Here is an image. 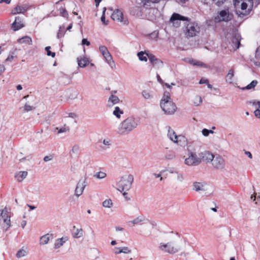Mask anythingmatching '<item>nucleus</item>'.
Returning a JSON list of instances; mask_svg holds the SVG:
<instances>
[{"mask_svg":"<svg viewBox=\"0 0 260 260\" xmlns=\"http://www.w3.org/2000/svg\"><path fill=\"white\" fill-rule=\"evenodd\" d=\"M178 20L186 21L184 24L185 26L184 31L186 37H193L200 32V28L197 23L189 21L187 17L177 13H174L170 18V21L175 26L178 27L179 26Z\"/></svg>","mask_w":260,"mask_h":260,"instance_id":"obj_1","label":"nucleus"},{"mask_svg":"<svg viewBox=\"0 0 260 260\" xmlns=\"http://www.w3.org/2000/svg\"><path fill=\"white\" fill-rule=\"evenodd\" d=\"M139 124L140 121L137 118L128 116L119 123L117 132L120 135H127L136 129Z\"/></svg>","mask_w":260,"mask_h":260,"instance_id":"obj_2","label":"nucleus"},{"mask_svg":"<svg viewBox=\"0 0 260 260\" xmlns=\"http://www.w3.org/2000/svg\"><path fill=\"white\" fill-rule=\"evenodd\" d=\"M160 105L161 108L166 114H173L177 109L176 106L171 100L170 93L167 91L164 92Z\"/></svg>","mask_w":260,"mask_h":260,"instance_id":"obj_3","label":"nucleus"},{"mask_svg":"<svg viewBox=\"0 0 260 260\" xmlns=\"http://www.w3.org/2000/svg\"><path fill=\"white\" fill-rule=\"evenodd\" d=\"M134 181V177L132 175H125L122 176L117 183V189L120 192H123V195L125 196L127 193L125 191L128 190L132 186Z\"/></svg>","mask_w":260,"mask_h":260,"instance_id":"obj_4","label":"nucleus"},{"mask_svg":"<svg viewBox=\"0 0 260 260\" xmlns=\"http://www.w3.org/2000/svg\"><path fill=\"white\" fill-rule=\"evenodd\" d=\"M241 2V9L244 12L237 11V14L239 17H243L250 13L252 9L253 3V0H235V5L238 6Z\"/></svg>","mask_w":260,"mask_h":260,"instance_id":"obj_5","label":"nucleus"},{"mask_svg":"<svg viewBox=\"0 0 260 260\" xmlns=\"http://www.w3.org/2000/svg\"><path fill=\"white\" fill-rule=\"evenodd\" d=\"M167 135L173 143H176L181 147H185L187 145L186 138L181 135H177L170 126L168 127Z\"/></svg>","mask_w":260,"mask_h":260,"instance_id":"obj_6","label":"nucleus"},{"mask_svg":"<svg viewBox=\"0 0 260 260\" xmlns=\"http://www.w3.org/2000/svg\"><path fill=\"white\" fill-rule=\"evenodd\" d=\"M159 248L161 251L171 254L178 252L181 249L179 246L174 244L172 242H168L167 243H161L159 244Z\"/></svg>","mask_w":260,"mask_h":260,"instance_id":"obj_7","label":"nucleus"},{"mask_svg":"<svg viewBox=\"0 0 260 260\" xmlns=\"http://www.w3.org/2000/svg\"><path fill=\"white\" fill-rule=\"evenodd\" d=\"M211 162L213 168L215 170L222 171L225 169V160L219 154L214 155Z\"/></svg>","mask_w":260,"mask_h":260,"instance_id":"obj_8","label":"nucleus"},{"mask_svg":"<svg viewBox=\"0 0 260 260\" xmlns=\"http://www.w3.org/2000/svg\"><path fill=\"white\" fill-rule=\"evenodd\" d=\"M199 156H198L196 153L189 152L188 157L185 159V164L189 166H196L201 164Z\"/></svg>","mask_w":260,"mask_h":260,"instance_id":"obj_9","label":"nucleus"},{"mask_svg":"<svg viewBox=\"0 0 260 260\" xmlns=\"http://www.w3.org/2000/svg\"><path fill=\"white\" fill-rule=\"evenodd\" d=\"M233 15L230 13L228 9L223 10L219 12L218 15L215 18L216 21L228 22L233 19Z\"/></svg>","mask_w":260,"mask_h":260,"instance_id":"obj_10","label":"nucleus"},{"mask_svg":"<svg viewBox=\"0 0 260 260\" xmlns=\"http://www.w3.org/2000/svg\"><path fill=\"white\" fill-rule=\"evenodd\" d=\"M99 50L104 58L106 59L108 63L111 67L112 68H115L116 66L112 59V56L107 47L105 46H101L99 47Z\"/></svg>","mask_w":260,"mask_h":260,"instance_id":"obj_11","label":"nucleus"},{"mask_svg":"<svg viewBox=\"0 0 260 260\" xmlns=\"http://www.w3.org/2000/svg\"><path fill=\"white\" fill-rule=\"evenodd\" d=\"M86 185V178L81 179L76 185L75 190V195L77 197L80 196L83 193Z\"/></svg>","mask_w":260,"mask_h":260,"instance_id":"obj_12","label":"nucleus"},{"mask_svg":"<svg viewBox=\"0 0 260 260\" xmlns=\"http://www.w3.org/2000/svg\"><path fill=\"white\" fill-rule=\"evenodd\" d=\"M201 162L202 161L206 163L211 162L214 158V155L208 151H204L199 154Z\"/></svg>","mask_w":260,"mask_h":260,"instance_id":"obj_13","label":"nucleus"},{"mask_svg":"<svg viewBox=\"0 0 260 260\" xmlns=\"http://www.w3.org/2000/svg\"><path fill=\"white\" fill-rule=\"evenodd\" d=\"M111 18L114 21L123 22L124 24H127V21L123 20V14L119 10H115L111 15Z\"/></svg>","mask_w":260,"mask_h":260,"instance_id":"obj_14","label":"nucleus"},{"mask_svg":"<svg viewBox=\"0 0 260 260\" xmlns=\"http://www.w3.org/2000/svg\"><path fill=\"white\" fill-rule=\"evenodd\" d=\"M29 7L30 6L28 4H24L21 6L17 5L14 9L12 10V13L13 15L24 13L29 9Z\"/></svg>","mask_w":260,"mask_h":260,"instance_id":"obj_15","label":"nucleus"},{"mask_svg":"<svg viewBox=\"0 0 260 260\" xmlns=\"http://www.w3.org/2000/svg\"><path fill=\"white\" fill-rule=\"evenodd\" d=\"M147 56L153 67L156 68H159L162 66V61L160 59L157 58L153 54H147Z\"/></svg>","mask_w":260,"mask_h":260,"instance_id":"obj_16","label":"nucleus"},{"mask_svg":"<svg viewBox=\"0 0 260 260\" xmlns=\"http://www.w3.org/2000/svg\"><path fill=\"white\" fill-rule=\"evenodd\" d=\"M69 240V238L67 236H64L60 238H58L56 240H55L53 248L55 249H57L59 248H60L61 246H62L64 244L68 241Z\"/></svg>","mask_w":260,"mask_h":260,"instance_id":"obj_17","label":"nucleus"},{"mask_svg":"<svg viewBox=\"0 0 260 260\" xmlns=\"http://www.w3.org/2000/svg\"><path fill=\"white\" fill-rule=\"evenodd\" d=\"M24 27L22 19L19 17H16L15 21L12 24V27L14 30H18Z\"/></svg>","mask_w":260,"mask_h":260,"instance_id":"obj_18","label":"nucleus"},{"mask_svg":"<svg viewBox=\"0 0 260 260\" xmlns=\"http://www.w3.org/2000/svg\"><path fill=\"white\" fill-rule=\"evenodd\" d=\"M145 217L143 215H141L134 219L133 220L128 221V223L129 226H134L136 225L141 224V222L145 221Z\"/></svg>","mask_w":260,"mask_h":260,"instance_id":"obj_19","label":"nucleus"},{"mask_svg":"<svg viewBox=\"0 0 260 260\" xmlns=\"http://www.w3.org/2000/svg\"><path fill=\"white\" fill-rule=\"evenodd\" d=\"M206 183L204 182H194L192 184V189L196 191H205Z\"/></svg>","mask_w":260,"mask_h":260,"instance_id":"obj_20","label":"nucleus"},{"mask_svg":"<svg viewBox=\"0 0 260 260\" xmlns=\"http://www.w3.org/2000/svg\"><path fill=\"white\" fill-rule=\"evenodd\" d=\"M78 64L80 68H84L89 64V61L88 58L83 57L79 56L77 58Z\"/></svg>","mask_w":260,"mask_h":260,"instance_id":"obj_21","label":"nucleus"},{"mask_svg":"<svg viewBox=\"0 0 260 260\" xmlns=\"http://www.w3.org/2000/svg\"><path fill=\"white\" fill-rule=\"evenodd\" d=\"M27 171H19L16 173L15 178L18 182H22L27 176Z\"/></svg>","mask_w":260,"mask_h":260,"instance_id":"obj_22","label":"nucleus"},{"mask_svg":"<svg viewBox=\"0 0 260 260\" xmlns=\"http://www.w3.org/2000/svg\"><path fill=\"white\" fill-rule=\"evenodd\" d=\"M73 230L75 231L74 233L72 234L73 237L74 238H80L82 237L83 235V231L82 228H77L76 226H73Z\"/></svg>","mask_w":260,"mask_h":260,"instance_id":"obj_23","label":"nucleus"},{"mask_svg":"<svg viewBox=\"0 0 260 260\" xmlns=\"http://www.w3.org/2000/svg\"><path fill=\"white\" fill-rule=\"evenodd\" d=\"M241 36L239 34H235L232 39V43L234 44L236 49L239 48L240 44Z\"/></svg>","mask_w":260,"mask_h":260,"instance_id":"obj_24","label":"nucleus"},{"mask_svg":"<svg viewBox=\"0 0 260 260\" xmlns=\"http://www.w3.org/2000/svg\"><path fill=\"white\" fill-rule=\"evenodd\" d=\"M234 76V70L231 69L229 71L228 74L225 77V81L226 82L232 84L233 82V77Z\"/></svg>","mask_w":260,"mask_h":260,"instance_id":"obj_25","label":"nucleus"},{"mask_svg":"<svg viewBox=\"0 0 260 260\" xmlns=\"http://www.w3.org/2000/svg\"><path fill=\"white\" fill-rule=\"evenodd\" d=\"M130 13L134 16H140L141 15V8L135 6L131 8Z\"/></svg>","mask_w":260,"mask_h":260,"instance_id":"obj_26","label":"nucleus"},{"mask_svg":"<svg viewBox=\"0 0 260 260\" xmlns=\"http://www.w3.org/2000/svg\"><path fill=\"white\" fill-rule=\"evenodd\" d=\"M2 224L4 229L7 231L10 226V217L2 218Z\"/></svg>","mask_w":260,"mask_h":260,"instance_id":"obj_27","label":"nucleus"},{"mask_svg":"<svg viewBox=\"0 0 260 260\" xmlns=\"http://www.w3.org/2000/svg\"><path fill=\"white\" fill-rule=\"evenodd\" d=\"M18 42L20 44L26 43L29 45H32V40L30 37L26 36L18 40Z\"/></svg>","mask_w":260,"mask_h":260,"instance_id":"obj_28","label":"nucleus"},{"mask_svg":"<svg viewBox=\"0 0 260 260\" xmlns=\"http://www.w3.org/2000/svg\"><path fill=\"white\" fill-rule=\"evenodd\" d=\"M51 235L49 234H45L40 238V244L45 245L48 243Z\"/></svg>","mask_w":260,"mask_h":260,"instance_id":"obj_29","label":"nucleus"},{"mask_svg":"<svg viewBox=\"0 0 260 260\" xmlns=\"http://www.w3.org/2000/svg\"><path fill=\"white\" fill-rule=\"evenodd\" d=\"M119 102V99L118 96L112 94L109 98L108 103H111L109 106H113L114 104H117Z\"/></svg>","mask_w":260,"mask_h":260,"instance_id":"obj_30","label":"nucleus"},{"mask_svg":"<svg viewBox=\"0 0 260 260\" xmlns=\"http://www.w3.org/2000/svg\"><path fill=\"white\" fill-rule=\"evenodd\" d=\"M142 94L143 98L146 100H149L153 98L152 92L148 90H143Z\"/></svg>","mask_w":260,"mask_h":260,"instance_id":"obj_31","label":"nucleus"},{"mask_svg":"<svg viewBox=\"0 0 260 260\" xmlns=\"http://www.w3.org/2000/svg\"><path fill=\"white\" fill-rule=\"evenodd\" d=\"M147 54H148V53H147L146 51H145V52L140 51L138 53L137 55L139 57V59L141 61H144L146 62L147 61V58H148V57L147 56Z\"/></svg>","mask_w":260,"mask_h":260,"instance_id":"obj_32","label":"nucleus"},{"mask_svg":"<svg viewBox=\"0 0 260 260\" xmlns=\"http://www.w3.org/2000/svg\"><path fill=\"white\" fill-rule=\"evenodd\" d=\"M123 114V110H121L119 107H116L113 112V114L117 118H120L121 115Z\"/></svg>","mask_w":260,"mask_h":260,"instance_id":"obj_33","label":"nucleus"},{"mask_svg":"<svg viewBox=\"0 0 260 260\" xmlns=\"http://www.w3.org/2000/svg\"><path fill=\"white\" fill-rule=\"evenodd\" d=\"M0 216H1L2 218L10 217V214L8 209L6 207L2 211H1Z\"/></svg>","mask_w":260,"mask_h":260,"instance_id":"obj_34","label":"nucleus"},{"mask_svg":"<svg viewBox=\"0 0 260 260\" xmlns=\"http://www.w3.org/2000/svg\"><path fill=\"white\" fill-rule=\"evenodd\" d=\"M66 33L65 27L63 25L60 26L57 35V38H60L64 36Z\"/></svg>","mask_w":260,"mask_h":260,"instance_id":"obj_35","label":"nucleus"},{"mask_svg":"<svg viewBox=\"0 0 260 260\" xmlns=\"http://www.w3.org/2000/svg\"><path fill=\"white\" fill-rule=\"evenodd\" d=\"M257 84V81L255 80H253L250 84L247 85L246 87L243 88V90L245 89H251L252 88H254L255 86Z\"/></svg>","mask_w":260,"mask_h":260,"instance_id":"obj_36","label":"nucleus"},{"mask_svg":"<svg viewBox=\"0 0 260 260\" xmlns=\"http://www.w3.org/2000/svg\"><path fill=\"white\" fill-rule=\"evenodd\" d=\"M107 175L105 172H99L93 175V177L99 179H104L106 177Z\"/></svg>","mask_w":260,"mask_h":260,"instance_id":"obj_37","label":"nucleus"},{"mask_svg":"<svg viewBox=\"0 0 260 260\" xmlns=\"http://www.w3.org/2000/svg\"><path fill=\"white\" fill-rule=\"evenodd\" d=\"M56 129L58 130V134H60L62 133L69 132L70 131V128L69 126L64 125L63 127L58 128V127L56 128Z\"/></svg>","mask_w":260,"mask_h":260,"instance_id":"obj_38","label":"nucleus"},{"mask_svg":"<svg viewBox=\"0 0 260 260\" xmlns=\"http://www.w3.org/2000/svg\"><path fill=\"white\" fill-rule=\"evenodd\" d=\"M113 205V202L111 199L106 200L103 202V206L105 208H111Z\"/></svg>","mask_w":260,"mask_h":260,"instance_id":"obj_39","label":"nucleus"},{"mask_svg":"<svg viewBox=\"0 0 260 260\" xmlns=\"http://www.w3.org/2000/svg\"><path fill=\"white\" fill-rule=\"evenodd\" d=\"M189 62L193 66L206 67V66L204 63L200 61L192 59L191 60H190Z\"/></svg>","mask_w":260,"mask_h":260,"instance_id":"obj_40","label":"nucleus"},{"mask_svg":"<svg viewBox=\"0 0 260 260\" xmlns=\"http://www.w3.org/2000/svg\"><path fill=\"white\" fill-rule=\"evenodd\" d=\"M202 102V98L200 96L196 95L193 99V104L194 106H198Z\"/></svg>","mask_w":260,"mask_h":260,"instance_id":"obj_41","label":"nucleus"},{"mask_svg":"<svg viewBox=\"0 0 260 260\" xmlns=\"http://www.w3.org/2000/svg\"><path fill=\"white\" fill-rule=\"evenodd\" d=\"M60 15L65 18L68 17V13L65 8L61 7L59 8Z\"/></svg>","mask_w":260,"mask_h":260,"instance_id":"obj_42","label":"nucleus"},{"mask_svg":"<svg viewBox=\"0 0 260 260\" xmlns=\"http://www.w3.org/2000/svg\"><path fill=\"white\" fill-rule=\"evenodd\" d=\"M26 253V251L25 250L21 249L17 251L16 256L17 257L20 258L25 256Z\"/></svg>","mask_w":260,"mask_h":260,"instance_id":"obj_43","label":"nucleus"},{"mask_svg":"<svg viewBox=\"0 0 260 260\" xmlns=\"http://www.w3.org/2000/svg\"><path fill=\"white\" fill-rule=\"evenodd\" d=\"M256 104L258 105V108L254 111V113L256 117L260 118V101L257 102Z\"/></svg>","mask_w":260,"mask_h":260,"instance_id":"obj_44","label":"nucleus"},{"mask_svg":"<svg viewBox=\"0 0 260 260\" xmlns=\"http://www.w3.org/2000/svg\"><path fill=\"white\" fill-rule=\"evenodd\" d=\"M121 253L125 254L131 253L132 251L128 247H120Z\"/></svg>","mask_w":260,"mask_h":260,"instance_id":"obj_45","label":"nucleus"},{"mask_svg":"<svg viewBox=\"0 0 260 260\" xmlns=\"http://www.w3.org/2000/svg\"><path fill=\"white\" fill-rule=\"evenodd\" d=\"M51 47L50 46H47L45 48V50L47 51V55L48 56H51L52 57H54L55 56V53L51 52L50 49Z\"/></svg>","mask_w":260,"mask_h":260,"instance_id":"obj_46","label":"nucleus"},{"mask_svg":"<svg viewBox=\"0 0 260 260\" xmlns=\"http://www.w3.org/2000/svg\"><path fill=\"white\" fill-rule=\"evenodd\" d=\"M35 107L31 106H30L29 105H28L27 104H25L24 106V112H29L30 111H31L34 109H35Z\"/></svg>","mask_w":260,"mask_h":260,"instance_id":"obj_47","label":"nucleus"},{"mask_svg":"<svg viewBox=\"0 0 260 260\" xmlns=\"http://www.w3.org/2000/svg\"><path fill=\"white\" fill-rule=\"evenodd\" d=\"M79 149H80V147L78 145H74L72 147V149L71 152L72 153H76L78 152Z\"/></svg>","mask_w":260,"mask_h":260,"instance_id":"obj_48","label":"nucleus"},{"mask_svg":"<svg viewBox=\"0 0 260 260\" xmlns=\"http://www.w3.org/2000/svg\"><path fill=\"white\" fill-rule=\"evenodd\" d=\"M213 2L218 6L222 5L225 0H212Z\"/></svg>","mask_w":260,"mask_h":260,"instance_id":"obj_49","label":"nucleus"},{"mask_svg":"<svg viewBox=\"0 0 260 260\" xmlns=\"http://www.w3.org/2000/svg\"><path fill=\"white\" fill-rule=\"evenodd\" d=\"M184 176L182 174H178L177 176V180L180 182H182L184 180Z\"/></svg>","mask_w":260,"mask_h":260,"instance_id":"obj_50","label":"nucleus"},{"mask_svg":"<svg viewBox=\"0 0 260 260\" xmlns=\"http://www.w3.org/2000/svg\"><path fill=\"white\" fill-rule=\"evenodd\" d=\"M111 141L109 139H106L103 140V144L109 147L111 144Z\"/></svg>","mask_w":260,"mask_h":260,"instance_id":"obj_51","label":"nucleus"},{"mask_svg":"<svg viewBox=\"0 0 260 260\" xmlns=\"http://www.w3.org/2000/svg\"><path fill=\"white\" fill-rule=\"evenodd\" d=\"M52 159H53L52 155H50L45 156L44 157L43 160L44 161L47 162V161L51 160Z\"/></svg>","mask_w":260,"mask_h":260,"instance_id":"obj_52","label":"nucleus"},{"mask_svg":"<svg viewBox=\"0 0 260 260\" xmlns=\"http://www.w3.org/2000/svg\"><path fill=\"white\" fill-rule=\"evenodd\" d=\"M101 19L103 24L105 25L108 24V21H106L105 16L104 14H102Z\"/></svg>","mask_w":260,"mask_h":260,"instance_id":"obj_53","label":"nucleus"},{"mask_svg":"<svg viewBox=\"0 0 260 260\" xmlns=\"http://www.w3.org/2000/svg\"><path fill=\"white\" fill-rule=\"evenodd\" d=\"M114 250L115 254L121 253L120 247H115Z\"/></svg>","mask_w":260,"mask_h":260,"instance_id":"obj_54","label":"nucleus"},{"mask_svg":"<svg viewBox=\"0 0 260 260\" xmlns=\"http://www.w3.org/2000/svg\"><path fill=\"white\" fill-rule=\"evenodd\" d=\"M202 134L205 136V137H207L208 136L209 134V132H208V129H206V128H204L202 131Z\"/></svg>","mask_w":260,"mask_h":260,"instance_id":"obj_55","label":"nucleus"},{"mask_svg":"<svg viewBox=\"0 0 260 260\" xmlns=\"http://www.w3.org/2000/svg\"><path fill=\"white\" fill-rule=\"evenodd\" d=\"M160 0H146V4L150 3H158Z\"/></svg>","mask_w":260,"mask_h":260,"instance_id":"obj_56","label":"nucleus"},{"mask_svg":"<svg viewBox=\"0 0 260 260\" xmlns=\"http://www.w3.org/2000/svg\"><path fill=\"white\" fill-rule=\"evenodd\" d=\"M82 43L83 45H86L87 46L90 45V42L86 39H83L82 41Z\"/></svg>","mask_w":260,"mask_h":260,"instance_id":"obj_57","label":"nucleus"},{"mask_svg":"<svg viewBox=\"0 0 260 260\" xmlns=\"http://www.w3.org/2000/svg\"><path fill=\"white\" fill-rule=\"evenodd\" d=\"M14 56L13 55H9L8 57L6 58V61H12L14 59Z\"/></svg>","mask_w":260,"mask_h":260,"instance_id":"obj_58","label":"nucleus"},{"mask_svg":"<svg viewBox=\"0 0 260 260\" xmlns=\"http://www.w3.org/2000/svg\"><path fill=\"white\" fill-rule=\"evenodd\" d=\"M208 82V81L207 79H204V78H202L200 82H199V83L201 84H205V83H207Z\"/></svg>","mask_w":260,"mask_h":260,"instance_id":"obj_59","label":"nucleus"},{"mask_svg":"<svg viewBox=\"0 0 260 260\" xmlns=\"http://www.w3.org/2000/svg\"><path fill=\"white\" fill-rule=\"evenodd\" d=\"M69 117H71L72 118H75L77 117L76 114L75 113H69Z\"/></svg>","mask_w":260,"mask_h":260,"instance_id":"obj_60","label":"nucleus"},{"mask_svg":"<svg viewBox=\"0 0 260 260\" xmlns=\"http://www.w3.org/2000/svg\"><path fill=\"white\" fill-rule=\"evenodd\" d=\"M245 154L247 156H248V157L249 158H250V159H251L252 158V155L251 152L249 151H245Z\"/></svg>","mask_w":260,"mask_h":260,"instance_id":"obj_61","label":"nucleus"},{"mask_svg":"<svg viewBox=\"0 0 260 260\" xmlns=\"http://www.w3.org/2000/svg\"><path fill=\"white\" fill-rule=\"evenodd\" d=\"M5 70V68L4 65L1 64L0 65V75L2 74V73Z\"/></svg>","mask_w":260,"mask_h":260,"instance_id":"obj_62","label":"nucleus"},{"mask_svg":"<svg viewBox=\"0 0 260 260\" xmlns=\"http://www.w3.org/2000/svg\"><path fill=\"white\" fill-rule=\"evenodd\" d=\"M11 2V0H0V3H5L7 4H10Z\"/></svg>","mask_w":260,"mask_h":260,"instance_id":"obj_63","label":"nucleus"},{"mask_svg":"<svg viewBox=\"0 0 260 260\" xmlns=\"http://www.w3.org/2000/svg\"><path fill=\"white\" fill-rule=\"evenodd\" d=\"M26 224V221H25V220H23L22 221V222H21V226L23 229L24 228V227L25 226Z\"/></svg>","mask_w":260,"mask_h":260,"instance_id":"obj_64","label":"nucleus"}]
</instances>
